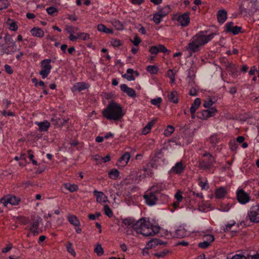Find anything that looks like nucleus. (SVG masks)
Here are the masks:
<instances>
[{"label": "nucleus", "mask_w": 259, "mask_h": 259, "mask_svg": "<svg viewBox=\"0 0 259 259\" xmlns=\"http://www.w3.org/2000/svg\"><path fill=\"white\" fill-rule=\"evenodd\" d=\"M207 31H201L193 36L190 42L185 47L186 50L189 52L190 55L199 51L200 48L210 41L216 34L211 33L206 35Z\"/></svg>", "instance_id": "nucleus-1"}, {"label": "nucleus", "mask_w": 259, "mask_h": 259, "mask_svg": "<svg viewBox=\"0 0 259 259\" xmlns=\"http://www.w3.org/2000/svg\"><path fill=\"white\" fill-rule=\"evenodd\" d=\"M136 232L145 236H153L160 232L162 229L158 225H153L148 218H141L138 220Z\"/></svg>", "instance_id": "nucleus-2"}, {"label": "nucleus", "mask_w": 259, "mask_h": 259, "mask_svg": "<svg viewBox=\"0 0 259 259\" xmlns=\"http://www.w3.org/2000/svg\"><path fill=\"white\" fill-rule=\"evenodd\" d=\"M4 39L6 42L5 45L0 44V55L4 54H14L17 50L15 41L11 37L5 36Z\"/></svg>", "instance_id": "nucleus-3"}, {"label": "nucleus", "mask_w": 259, "mask_h": 259, "mask_svg": "<svg viewBox=\"0 0 259 259\" xmlns=\"http://www.w3.org/2000/svg\"><path fill=\"white\" fill-rule=\"evenodd\" d=\"M162 233L165 238L170 239L171 238H182L189 235V232L183 227H179L174 231H168L166 230H162Z\"/></svg>", "instance_id": "nucleus-4"}, {"label": "nucleus", "mask_w": 259, "mask_h": 259, "mask_svg": "<svg viewBox=\"0 0 259 259\" xmlns=\"http://www.w3.org/2000/svg\"><path fill=\"white\" fill-rule=\"evenodd\" d=\"M54 62L55 61L50 59H45L40 61L41 69L39 72V74L42 79L46 78L50 73L52 69L51 63Z\"/></svg>", "instance_id": "nucleus-5"}, {"label": "nucleus", "mask_w": 259, "mask_h": 259, "mask_svg": "<svg viewBox=\"0 0 259 259\" xmlns=\"http://www.w3.org/2000/svg\"><path fill=\"white\" fill-rule=\"evenodd\" d=\"M249 220L254 223L259 222V204L252 206L248 211Z\"/></svg>", "instance_id": "nucleus-6"}, {"label": "nucleus", "mask_w": 259, "mask_h": 259, "mask_svg": "<svg viewBox=\"0 0 259 259\" xmlns=\"http://www.w3.org/2000/svg\"><path fill=\"white\" fill-rule=\"evenodd\" d=\"M20 201L21 199L19 197L12 195H7L1 200V202L3 203L5 206H7L8 203L12 205H17L19 204Z\"/></svg>", "instance_id": "nucleus-7"}, {"label": "nucleus", "mask_w": 259, "mask_h": 259, "mask_svg": "<svg viewBox=\"0 0 259 259\" xmlns=\"http://www.w3.org/2000/svg\"><path fill=\"white\" fill-rule=\"evenodd\" d=\"M125 114V111L123 108L118 104L114 102V124L119 123V120Z\"/></svg>", "instance_id": "nucleus-8"}, {"label": "nucleus", "mask_w": 259, "mask_h": 259, "mask_svg": "<svg viewBox=\"0 0 259 259\" xmlns=\"http://www.w3.org/2000/svg\"><path fill=\"white\" fill-rule=\"evenodd\" d=\"M138 221L135 220L132 218H128L124 219L122 221V224L124 228L129 230L131 231H136L137 228Z\"/></svg>", "instance_id": "nucleus-9"}, {"label": "nucleus", "mask_w": 259, "mask_h": 259, "mask_svg": "<svg viewBox=\"0 0 259 259\" xmlns=\"http://www.w3.org/2000/svg\"><path fill=\"white\" fill-rule=\"evenodd\" d=\"M144 198L146 203L149 206L155 205L158 199L156 194L151 191H147L144 195Z\"/></svg>", "instance_id": "nucleus-10"}, {"label": "nucleus", "mask_w": 259, "mask_h": 259, "mask_svg": "<svg viewBox=\"0 0 259 259\" xmlns=\"http://www.w3.org/2000/svg\"><path fill=\"white\" fill-rule=\"evenodd\" d=\"M25 225L27 224L26 229L32 233L33 236H36L39 233L38 230L39 223L38 221L34 220L33 222L28 221L26 223H24Z\"/></svg>", "instance_id": "nucleus-11"}, {"label": "nucleus", "mask_w": 259, "mask_h": 259, "mask_svg": "<svg viewBox=\"0 0 259 259\" xmlns=\"http://www.w3.org/2000/svg\"><path fill=\"white\" fill-rule=\"evenodd\" d=\"M237 198L238 202L242 204L247 203L250 199L249 195L242 189L237 191Z\"/></svg>", "instance_id": "nucleus-12"}, {"label": "nucleus", "mask_w": 259, "mask_h": 259, "mask_svg": "<svg viewBox=\"0 0 259 259\" xmlns=\"http://www.w3.org/2000/svg\"><path fill=\"white\" fill-rule=\"evenodd\" d=\"M102 115L107 119H113V101H111L108 106L102 111Z\"/></svg>", "instance_id": "nucleus-13"}, {"label": "nucleus", "mask_w": 259, "mask_h": 259, "mask_svg": "<svg viewBox=\"0 0 259 259\" xmlns=\"http://www.w3.org/2000/svg\"><path fill=\"white\" fill-rule=\"evenodd\" d=\"M149 52L151 54L157 55L159 52H162L167 54L170 53V51L167 50L163 45L152 46L149 48Z\"/></svg>", "instance_id": "nucleus-14"}, {"label": "nucleus", "mask_w": 259, "mask_h": 259, "mask_svg": "<svg viewBox=\"0 0 259 259\" xmlns=\"http://www.w3.org/2000/svg\"><path fill=\"white\" fill-rule=\"evenodd\" d=\"M186 167L184 162L182 161L177 162L174 166H173L169 172L174 174H181L182 173Z\"/></svg>", "instance_id": "nucleus-15"}, {"label": "nucleus", "mask_w": 259, "mask_h": 259, "mask_svg": "<svg viewBox=\"0 0 259 259\" xmlns=\"http://www.w3.org/2000/svg\"><path fill=\"white\" fill-rule=\"evenodd\" d=\"M189 15L190 13L187 12L178 17L177 20L181 26L186 27L189 25L190 21Z\"/></svg>", "instance_id": "nucleus-16"}, {"label": "nucleus", "mask_w": 259, "mask_h": 259, "mask_svg": "<svg viewBox=\"0 0 259 259\" xmlns=\"http://www.w3.org/2000/svg\"><path fill=\"white\" fill-rule=\"evenodd\" d=\"M226 31L227 32H231L234 35H237L241 32L242 28L237 26H234L232 22H228L226 24Z\"/></svg>", "instance_id": "nucleus-17"}, {"label": "nucleus", "mask_w": 259, "mask_h": 259, "mask_svg": "<svg viewBox=\"0 0 259 259\" xmlns=\"http://www.w3.org/2000/svg\"><path fill=\"white\" fill-rule=\"evenodd\" d=\"M131 158L130 154L126 152L123 154L118 160L116 165L118 167H123L128 163Z\"/></svg>", "instance_id": "nucleus-18"}, {"label": "nucleus", "mask_w": 259, "mask_h": 259, "mask_svg": "<svg viewBox=\"0 0 259 259\" xmlns=\"http://www.w3.org/2000/svg\"><path fill=\"white\" fill-rule=\"evenodd\" d=\"M90 87L89 83L85 82H78L74 84L72 89V92H81L89 89Z\"/></svg>", "instance_id": "nucleus-19"}, {"label": "nucleus", "mask_w": 259, "mask_h": 259, "mask_svg": "<svg viewBox=\"0 0 259 259\" xmlns=\"http://www.w3.org/2000/svg\"><path fill=\"white\" fill-rule=\"evenodd\" d=\"M214 194L216 198L222 199L227 196L228 194V190L226 187H220L216 189Z\"/></svg>", "instance_id": "nucleus-20"}, {"label": "nucleus", "mask_w": 259, "mask_h": 259, "mask_svg": "<svg viewBox=\"0 0 259 259\" xmlns=\"http://www.w3.org/2000/svg\"><path fill=\"white\" fill-rule=\"evenodd\" d=\"M121 90L125 93L129 97L134 98L136 96L135 91L132 89L128 87L125 84H122L120 86Z\"/></svg>", "instance_id": "nucleus-21"}, {"label": "nucleus", "mask_w": 259, "mask_h": 259, "mask_svg": "<svg viewBox=\"0 0 259 259\" xmlns=\"http://www.w3.org/2000/svg\"><path fill=\"white\" fill-rule=\"evenodd\" d=\"M93 194L96 196V200L98 202L104 203L107 201V198L103 192L95 190Z\"/></svg>", "instance_id": "nucleus-22"}, {"label": "nucleus", "mask_w": 259, "mask_h": 259, "mask_svg": "<svg viewBox=\"0 0 259 259\" xmlns=\"http://www.w3.org/2000/svg\"><path fill=\"white\" fill-rule=\"evenodd\" d=\"M27 157L29 160L28 163H31L34 166H39L40 164L38 163L34 152L32 150L29 149L27 151Z\"/></svg>", "instance_id": "nucleus-23"}, {"label": "nucleus", "mask_w": 259, "mask_h": 259, "mask_svg": "<svg viewBox=\"0 0 259 259\" xmlns=\"http://www.w3.org/2000/svg\"><path fill=\"white\" fill-rule=\"evenodd\" d=\"M166 243L160 239H153L149 241L147 244L146 246L149 248L152 249L155 248L158 245H165Z\"/></svg>", "instance_id": "nucleus-24"}, {"label": "nucleus", "mask_w": 259, "mask_h": 259, "mask_svg": "<svg viewBox=\"0 0 259 259\" xmlns=\"http://www.w3.org/2000/svg\"><path fill=\"white\" fill-rule=\"evenodd\" d=\"M218 21L220 24L224 23L227 18V12L225 10H219L217 13Z\"/></svg>", "instance_id": "nucleus-25"}, {"label": "nucleus", "mask_w": 259, "mask_h": 259, "mask_svg": "<svg viewBox=\"0 0 259 259\" xmlns=\"http://www.w3.org/2000/svg\"><path fill=\"white\" fill-rule=\"evenodd\" d=\"M30 32L32 36L41 38L45 35L44 30L38 27H34L30 30Z\"/></svg>", "instance_id": "nucleus-26"}, {"label": "nucleus", "mask_w": 259, "mask_h": 259, "mask_svg": "<svg viewBox=\"0 0 259 259\" xmlns=\"http://www.w3.org/2000/svg\"><path fill=\"white\" fill-rule=\"evenodd\" d=\"M67 220L70 224L74 227H77L81 225L79 219L74 214H69L67 217Z\"/></svg>", "instance_id": "nucleus-27"}, {"label": "nucleus", "mask_w": 259, "mask_h": 259, "mask_svg": "<svg viewBox=\"0 0 259 259\" xmlns=\"http://www.w3.org/2000/svg\"><path fill=\"white\" fill-rule=\"evenodd\" d=\"M63 186L70 192L73 193L79 190V187L75 184H71L68 182L64 183Z\"/></svg>", "instance_id": "nucleus-28"}, {"label": "nucleus", "mask_w": 259, "mask_h": 259, "mask_svg": "<svg viewBox=\"0 0 259 259\" xmlns=\"http://www.w3.org/2000/svg\"><path fill=\"white\" fill-rule=\"evenodd\" d=\"M168 101L173 103L177 104L179 102L178 93L176 91H172L167 95Z\"/></svg>", "instance_id": "nucleus-29"}, {"label": "nucleus", "mask_w": 259, "mask_h": 259, "mask_svg": "<svg viewBox=\"0 0 259 259\" xmlns=\"http://www.w3.org/2000/svg\"><path fill=\"white\" fill-rule=\"evenodd\" d=\"M198 185L202 190H207L209 187L208 181L205 178H198Z\"/></svg>", "instance_id": "nucleus-30"}, {"label": "nucleus", "mask_w": 259, "mask_h": 259, "mask_svg": "<svg viewBox=\"0 0 259 259\" xmlns=\"http://www.w3.org/2000/svg\"><path fill=\"white\" fill-rule=\"evenodd\" d=\"M201 104V100L200 98H196L194 102L192 104L190 109L191 114H194L197 109L199 107Z\"/></svg>", "instance_id": "nucleus-31"}, {"label": "nucleus", "mask_w": 259, "mask_h": 259, "mask_svg": "<svg viewBox=\"0 0 259 259\" xmlns=\"http://www.w3.org/2000/svg\"><path fill=\"white\" fill-rule=\"evenodd\" d=\"M65 246L66 248L67 252L73 256H75L76 255V252L73 247V245L70 241H68L65 244Z\"/></svg>", "instance_id": "nucleus-32"}, {"label": "nucleus", "mask_w": 259, "mask_h": 259, "mask_svg": "<svg viewBox=\"0 0 259 259\" xmlns=\"http://www.w3.org/2000/svg\"><path fill=\"white\" fill-rule=\"evenodd\" d=\"M198 208L200 210L207 211L211 209V205L208 202L202 201L199 205Z\"/></svg>", "instance_id": "nucleus-33"}, {"label": "nucleus", "mask_w": 259, "mask_h": 259, "mask_svg": "<svg viewBox=\"0 0 259 259\" xmlns=\"http://www.w3.org/2000/svg\"><path fill=\"white\" fill-rule=\"evenodd\" d=\"M75 38L74 41H75L77 39H81L83 40H88L90 39V35L88 33L84 32H78L76 35H74Z\"/></svg>", "instance_id": "nucleus-34"}, {"label": "nucleus", "mask_w": 259, "mask_h": 259, "mask_svg": "<svg viewBox=\"0 0 259 259\" xmlns=\"http://www.w3.org/2000/svg\"><path fill=\"white\" fill-rule=\"evenodd\" d=\"M229 71L230 72V74L233 77H236L239 75V70L235 64L230 65L228 67Z\"/></svg>", "instance_id": "nucleus-35"}, {"label": "nucleus", "mask_w": 259, "mask_h": 259, "mask_svg": "<svg viewBox=\"0 0 259 259\" xmlns=\"http://www.w3.org/2000/svg\"><path fill=\"white\" fill-rule=\"evenodd\" d=\"M97 29L99 31L104 32L106 34H112L113 33V30L112 29L107 28L104 25L102 24L98 25Z\"/></svg>", "instance_id": "nucleus-36"}, {"label": "nucleus", "mask_w": 259, "mask_h": 259, "mask_svg": "<svg viewBox=\"0 0 259 259\" xmlns=\"http://www.w3.org/2000/svg\"><path fill=\"white\" fill-rule=\"evenodd\" d=\"M35 124L38 126L39 130H48L50 125V122L47 120L41 122L36 121Z\"/></svg>", "instance_id": "nucleus-37"}, {"label": "nucleus", "mask_w": 259, "mask_h": 259, "mask_svg": "<svg viewBox=\"0 0 259 259\" xmlns=\"http://www.w3.org/2000/svg\"><path fill=\"white\" fill-rule=\"evenodd\" d=\"M171 11V8L169 6L167 5L160 9L158 13L162 17L166 16Z\"/></svg>", "instance_id": "nucleus-38"}, {"label": "nucleus", "mask_w": 259, "mask_h": 259, "mask_svg": "<svg viewBox=\"0 0 259 259\" xmlns=\"http://www.w3.org/2000/svg\"><path fill=\"white\" fill-rule=\"evenodd\" d=\"M209 161L208 163L206 164L205 162H201L200 163V166L202 168L206 169L210 167V166L213 164V163L214 162V158L211 156L210 155L209 157Z\"/></svg>", "instance_id": "nucleus-39"}, {"label": "nucleus", "mask_w": 259, "mask_h": 259, "mask_svg": "<svg viewBox=\"0 0 259 259\" xmlns=\"http://www.w3.org/2000/svg\"><path fill=\"white\" fill-rule=\"evenodd\" d=\"M65 30L67 32V33L69 34V39L72 41H74V39L75 37L74 35H73V27L72 26L67 25L65 27Z\"/></svg>", "instance_id": "nucleus-40"}, {"label": "nucleus", "mask_w": 259, "mask_h": 259, "mask_svg": "<svg viewBox=\"0 0 259 259\" xmlns=\"http://www.w3.org/2000/svg\"><path fill=\"white\" fill-rule=\"evenodd\" d=\"M232 207V204L230 203H222L219 210L223 212H228Z\"/></svg>", "instance_id": "nucleus-41"}, {"label": "nucleus", "mask_w": 259, "mask_h": 259, "mask_svg": "<svg viewBox=\"0 0 259 259\" xmlns=\"http://www.w3.org/2000/svg\"><path fill=\"white\" fill-rule=\"evenodd\" d=\"M158 70V68L155 65H149L146 67V70L152 74H157Z\"/></svg>", "instance_id": "nucleus-42"}, {"label": "nucleus", "mask_w": 259, "mask_h": 259, "mask_svg": "<svg viewBox=\"0 0 259 259\" xmlns=\"http://www.w3.org/2000/svg\"><path fill=\"white\" fill-rule=\"evenodd\" d=\"M207 112L206 110L199 111L197 113V117L201 119H206L207 118L209 117Z\"/></svg>", "instance_id": "nucleus-43"}, {"label": "nucleus", "mask_w": 259, "mask_h": 259, "mask_svg": "<svg viewBox=\"0 0 259 259\" xmlns=\"http://www.w3.org/2000/svg\"><path fill=\"white\" fill-rule=\"evenodd\" d=\"M214 237L213 235L211 234H206L203 236L202 240H204V241H206V242H207L209 244H211V243L214 241Z\"/></svg>", "instance_id": "nucleus-44"}, {"label": "nucleus", "mask_w": 259, "mask_h": 259, "mask_svg": "<svg viewBox=\"0 0 259 259\" xmlns=\"http://www.w3.org/2000/svg\"><path fill=\"white\" fill-rule=\"evenodd\" d=\"M112 96L113 95L111 93H103V103L104 104H106V101L105 100H109V101H108L109 103H110V102L111 101H113L112 99Z\"/></svg>", "instance_id": "nucleus-45"}, {"label": "nucleus", "mask_w": 259, "mask_h": 259, "mask_svg": "<svg viewBox=\"0 0 259 259\" xmlns=\"http://www.w3.org/2000/svg\"><path fill=\"white\" fill-rule=\"evenodd\" d=\"M169 253V251L167 249H164L162 251L155 253L154 255L159 258H162L165 256L167 254Z\"/></svg>", "instance_id": "nucleus-46"}, {"label": "nucleus", "mask_w": 259, "mask_h": 259, "mask_svg": "<svg viewBox=\"0 0 259 259\" xmlns=\"http://www.w3.org/2000/svg\"><path fill=\"white\" fill-rule=\"evenodd\" d=\"M10 3L8 0L0 1V10L6 9L9 6Z\"/></svg>", "instance_id": "nucleus-47"}, {"label": "nucleus", "mask_w": 259, "mask_h": 259, "mask_svg": "<svg viewBox=\"0 0 259 259\" xmlns=\"http://www.w3.org/2000/svg\"><path fill=\"white\" fill-rule=\"evenodd\" d=\"M162 18L161 15L157 13L154 15L153 20L156 24H158L161 21Z\"/></svg>", "instance_id": "nucleus-48"}, {"label": "nucleus", "mask_w": 259, "mask_h": 259, "mask_svg": "<svg viewBox=\"0 0 259 259\" xmlns=\"http://www.w3.org/2000/svg\"><path fill=\"white\" fill-rule=\"evenodd\" d=\"M157 118H154L148 122V123L143 128V130H151L153 125L157 122Z\"/></svg>", "instance_id": "nucleus-49"}, {"label": "nucleus", "mask_w": 259, "mask_h": 259, "mask_svg": "<svg viewBox=\"0 0 259 259\" xmlns=\"http://www.w3.org/2000/svg\"><path fill=\"white\" fill-rule=\"evenodd\" d=\"M207 108L208 109L206 110L207 111V114L209 117L215 115L218 111V110L214 107H210Z\"/></svg>", "instance_id": "nucleus-50"}, {"label": "nucleus", "mask_w": 259, "mask_h": 259, "mask_svg": "<svg viewBox=\"0 0 259 259\" xmlns=\"http://www.w3.org/2000/svg\"><path fill=\"white\" fill-rule=\"evenodd\" d=\"M167 76L170 78L171 82L175 81V74L172 69H169L167 71Z\"/></svg>", "instance_id": "nucleus-51"}, {"label": "nucleus", "mask_w": 259, "mask_h": 259, "mask_svg": "<svg viewBox=\"0 0 259 259\" xmlns=\"http://www.w3.org/2000/svg\"><path fill=\"white\" fill-rule=\"evenodd\" d=\"M162 101V100L161 98L158 97L157 98L152 99L151 100V103L154 105H156L157 107H159Z\"/></svg>", "instance_id": "nucleus-52"}, {"label": "nucleus", "mask_w": 259, "mask_h": 259, "mask_svg": "<svg viewBox=\"0 0 259 259\" xmlns=\"http://www.w3.org/2000/svg\"><path fill=\"white\" fill-rule=\"evenodd\" d=\"M104 210L105 211V213L107 216H108L110 218L112 217V215H113L112 211L107 205H105L104 206Z\"/></svg>", "instance_id": "nucleus-53"}, {"label": "nucleus", "mask_w": 259, "mask_h": 259, "mask_svg": "<svg viewBox=\"0 0 259 259\" xmlns=\"http://www.w3.org/2000/svg\"><path fill=\"white\" fill-rule=\"evenodd\" d=\"M213 104L214 102L212 101L211 99L209 98L204 101L203 105L205 108H210Z\"/></svg>", "instance_id": "nucleus-54"}, {"label": "nucleus", "mask_w": 259, "mask_h": 259, "mask_svg": "<svg viewBox=\"0 0 259 259\" xmlns=\"http://www.w3.org/2000/svg\"><path fill=\"white\" fill-rule=\"evenodd\" d=\"M95 252L97 253L98 255L101 256L103 254V249L100 244H98L95 248Z\"/></svg>", "instance_id": "nucleus-55"}, {"label": "nucleus", "mask_w": 259, "mask_h": 259, "mask_svg": "<svg viewBox=\"0 0 259 259\" xmlns=\"http://www.w3.org/2000/svg\"><path fill=\"white\" fill-rule=\"evenodd\" d=\"M114 28L118 30H122L123 26L119 21L116 20L114 21Z\"/></svg>", "instance_id": "nucleus-56"}, {"label": "nucleus", "mask_w": 259, "mask_h": 259, "mask_svg": "<svg viewBox=\"0 0 259 259\" xmlns=\"http://www.w3.org/2000/svg\"><path fill=\"white\" fill-rule=\"evenodd\" d=\"M210 245V244L207 242H206V241H204V240H202V241L198 244V246L202 249H206L208 248Z\"/></svg>", "instance_id": "nucleus-57"}, {"label": "nucleus", "mask_w": 259, "mask_h": 259, "mask_svg": "<svg viewBox=\"0 0 259 259\" xmlns=\"http://www.w3.org/2000/svg\"><path fill=\"white\" fill-rule=\"evenodd\" d=\"M131 41L134 46H138L141 42V39L137 35H136L133 39H131Z\"/></svg>", "instance_id": "nucleus-58"}, {"label": "nucleus", "mask_w": 259, "mask_h": 259, "mask_svg": "<svg viewBox=\"0 0 259 259\" xmlns=\"http://www.w3.org/2000/svg\"><path fill=\"white\" fill-rule=\"evenodd\" d=\"M51 121L53 124L57 125H59L61 123V119L58 118L56 116H54L51 118Z\"/></svg>", "instance_id": "nucleus-59"}, {"label": "nucleus", "mask_w": 259, "mask_h": 259, "mask_svg": "<svg viewBox=\"0 0 259 259\" xmlns=\"http://www.w3.org/2000/svg\"><path fill=\"white\" fill-rule=\"evenodd\" d=\"M46 10L48 14L51 15H53L55 13L57 12V9L54 7L48 8Z\"/></svg>", "instance_id": "nucleus-60"}, {"label": "nucleus", "mask_w": 259, "mask_h": 259, "mask_svg": "<svg viewBox=\"0 0 259 259\" xmlns=\"http://www.w3.org/2000/svg\"><path fill=\"white\" fill-rule=\"evenodd\" d=\"M4 67H5V71L9 74H12L13 73L14 71H13V69L12 68V67L10 65L6 64L4 66Z\"/></svg>", "instance_id": "nucleus-61"}, {"label": "nucleus", "mask_w": 259, "mask_h": 259, "mask_svg": "<svg viewBox=\"0 0 259 259\" xmlns=\"http://www.w3.org/2000/svg\"><path fill=\"white\" fill-rule=\"evenodd\" d=\"M9 29L12 31H15L18 29V26L15 22H13L10 24Z\"/></svg>", "instance_id": "nucleus-62"}, {"label": "nucleus", "mask_w": 259, "mask_h": 259, "mask_svg": "<svg viewBox=\"0 0 259 259\" xmlns=\"http://www.w3.org/2000/svg\"><path fill=\"white\" fill-rule=\"evenodd\" d=\"M12 248V244H8L6 247L3 248L2 249V252L4 253H7V252H9Z\"/></svg>", "instance_id": "nucleus-63"}, {"label": "nucleus", "mask_w": 259, "mask_h": 259, "mask_svg": "<svg viewBox=\"0 0 259 259\" xmlns=\"http://www.w3.org/2000/svg\"><path fill=\"white\" fill-rule=\"evenodd\" d=\"M175 198L177 201L181 202L183 199V196L182 195V192L181 191H178L175 195Z\"/></svg>", "instance_id": "nucleus-64"}]
</instances>
